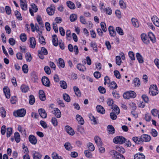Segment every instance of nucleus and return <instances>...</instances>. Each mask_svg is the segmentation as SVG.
Returning <instances> with one entry per match:
<instances>
[{"instance_id":"aec40b11","label":"nucleus","mask_w":159,"mask_h":159,"mask_svg":"<svg viewBox=\"0 0 159 159\" xmlns=\"http://www.w3.org/2000/svg\"><path fill=\"white\" fill-rule=\"evenodd\" d=\"M153 24L159 27V19L156 16H153L152 18Z\"/></svg>"},{"instance_id":"ddd939ff","label":"nucleus","mask_w":159,"mask_h":159,"mask_svg":"<svg viewBox=\"0 0 159 159\" xmlns=\"http://www.w3.org/2000/svg\"><path fill=\"white\" fill-rule=\"evenodd\" d=\"M52 112L54 114L57 118H60L61 117V113L60 110L57 108H53V111H52Z\"/></svg>"},{"instance_id":"f03ea898","label":"nucleus","mask_w":159,"mask_h":159,"mask_svg":"<svg viewBox=\"0 0 159 159\" xmlns=\"http://www.w3.org/2000/svg\"><path fill=\"white\" fill-rule=\"evenodd\" d=\"M123 97L126 99H129L130 98H134L136 96V93L134 91H130L124 93Z\"/></svg>"},{"instance_id":"5fc2aeb1","label":"nucleus","mask_w":159,"mask_h":159,"mask_svg":"<svg viewBox=\"0 0 159 159\" xmlns=\"http://www.w3.org/2000/svg\"><path fill=\"white\" fill-rule=\"evenodd\" d=\"M0 113L2 117H5L6 116V112L5 109L3 107L0 108Z\"/></svg>"},{"instance_id":"c85d7f7f","label":"nucleus","mask_w":159,"mask_h":159,"mask_svg":"<svg viewBox=\"0 0 159 159\" xmlns=\"http://www.w3.org/2000/svg\"><path fill=\"white\" fill-rule=\"evenodd\" d=\"M58 61V66L59 68H64L65 66V64L64 60L62 58H59Z\"/></svg>"},{"instance_id":"338daca9","label":"nucleus","mask_w":159,"mask_h":159,"mask_svg":"<svg viewBox=\"0 0 159 159\" xmlns=\"http://www.w3.org/2000/svg\"><path fill=\"white\" fill-rule=\"evenodd\" d=\"M144 118L146 121H149L151 118V116L149 113H146L145 115Z\"/></svg>"},{"instance_id":"4468645a","label":"nucleus","mask_w":159,"mask_h":159,"mask_svg":"<svg viewBox=\"0 0 159 159\" xmlns=\"http://www.w3.org/2000/svg\"><path fill=\"white\" fill-rule=\"evenodd\" d=\"M34 159H40L42 155L39 152L33 151L32 152Z\"/></svg>"},{"instance_id":"ea45409f","label":"nucleus","mask_w":159,"mask_h":159,"mask_svg":"<svg viewBox=\"0 0 159 159\" xmlns=\"http://www.w3.org/2000/svg\"><path fill=\"white\" fill-rule=\"evenodd\" d=\"M52 157L53 159H62L61 156H59L56 152H53L52 154Z\"/></svg>"},{"instance_id":"f8f14e48","label":"nucleus","mask_w":159,"mask_h":159,"mask_svg":"<svg viewBox=\"0 0 159 159\" xmlns=\"http://www.w3.org/2000/svg\"><path fill=\"white\" fill-rule=\"evenodd\" d=\"M141 38L142 41L145 44H147L149 43V40L145 34H142L141 35Z\"/></svg>"},{"instance_id":"2eb2a0df","label":"nucleus","mask_w":159,"mask_h":159,"mask_svg":"<svg viewBox=\"0 0 159 159\" xmlns=\"http://www.w3.org/2000/svg\"><path fill=\"white\" fill-rule=\"evenodd\" d=\"M39 114L41 117L43 118H45L47 117V114L45 110L40 108L38 110Z\"/></svg>"},{"instance_id":"f704fd0d","label":"nucleus","mask_w":159,"mask_h":159,"mask_svg":"<svg viewBox=\"0 0 159 159\" xmlns=\"http://www.w3.org/2000/svg\"><path fill=\"white\" fill-rule=\"evenodd\" d=\"M74 91L75 94L78 97H80L81 96V93L78 87L75 86L73 87Z\"/></svg>"},{"instance_id":"c756f323","label":"nucleus","mask_w":159,"mask_h":159,"mask_svg":"<svg viewBox=\"0 0 159 159\" xmlns=\"http://www.w3.org/2000/svg\"><path fill=\"white\" fill-rule=\"evenodd\" d=\"M20 89L22 92L24 93L27 92L29 89L28 86L25 84H22L21 86Z\"/></svg>"},{"instance_id":"3c124183","label":"nucleus","mask_w":159,"mask_h":159,"mask_svg":"<svg viewBox=\"0 0 159 159\" xmlns=\"http://www.w3.org/2000/svg\"><path fill=\"white\" fill-rule=\"evenodd\" d=\"M64 99L66 102H69L70 101V98L69 95L66 93H64L63 95Z\"/></svg>"},{"instance_id":"13d9d810","label":"nucleus","mask_w":159,"mask_h":159,"mask_svg":"<svg viewBox=\"0 0 159 159\" xmlns=\"http://www.w3.org/2000/svg\"><path fill=\"white\" fill-rule=\"evenodd\" d=\"M150 134L153 137H156L157 135V132L155 129H151Z\"/></svg>"},{"instance_id":"09e8293b","label":"nucleus","mask_w":159,"mask_h":159,"mask_svg":"<svg viewBox=\"0 0 159 159\" xmlns=\"http://www.w3.org/2000/svg\"><path fill=\"white\" fill-rule=\"evenodd\" d=\"M31 77L32 80L34 82H36L38 80V77L34 72L31 74Z\"/></svg>"},{"instance_id":"f3484780","label":"nucleus","mask_w":159,"mask_h":159,"mask_svg":"<svg viewBox=\"0 0 159 159\" xmlns=\"http://www.w3.org/2000/svg\"><path fill=\"white\" fill-rule=\"evenodd\" d=\"M29 139L30 143L33 144L35 145L37 143L36 138L33 135H30L29 137Z\"/></svg>"},{"instance_id":"e2e57ef3","label":"nucleus","mask_w":159,"mask_h":159,"mask_svg":"<svg viewBox=\"0 0 159 159\" xmlns=\"http://www.w3.org/2000/svg\"><path fill=\"white\" fill-rule=\"evenodd\" d=\"M133 141L139 144L141 142V137L139 138L137 137H133L132 138Z\"/></svg>"},{"instance_id":"2f4dec72","label":"nucleus","mask_w":159,"mask_h":159,"mask_svg":"<svg viewBox=\"0 0 159 159\" xmlns=\"http://www.w3.org/2000/svg\"><path fill=\"white\" fill-rule=\"evenodd\" d=\"M108 133L110 134H113L115 132V129L114 127L111 125H108L107 126Z\"/></svg>"},{"instance_id":"6e6552de","label":"nucleus","mask_w":159,"mask_h":159,"mask_svg":"<svg viewBox=\"0 0 159 159\" xmlns=\"http://www.w3.org/2000/svg\"><path fill=\"white\" fill-rule=\"evenodd\" d=\"M55 8L53 5H52L50 7H48L46 10L48 14L49 15H53L55 12Z\"/></svg>"},{"instance_id":"b1692460","label":"nucleus","mask_w":159,"mask_h":159,"mask_svg":"<svg viewBox=\"0 0 159 159\" xmlns=\"http://www.w3.org/2000/svg\"><path fill=\"white\" fill-rule=\"evenodd\" d=\"M145 156L141 153H138L134 156V159H145Z\"/></svg>"},{"instance_id":"bf43d9fd","label":"nucleus","mask_w":159,"mask_h":159,"mask_svg":"<svg viewBox=\"0 0 159 159\" xmlns=\"http://www.w3.org/2000/svg\"><path fill=\"white\" fill-rule=\"evenodd\" d=\"M20 37L21 40L23 42H25L26 40V35L25 33L21 34L20 35Z\"/></svg>"},{"instance_id":"f257e3e1","label":"nucleus","mask_w":159,"mask_h":159,"mask_svg":"<svg viewBox=\"0 0 159 159\" xmlns=\"http://www.w3.org/2000/svg\"><path fill=\"white\" fill-rule=\"evenodd\" d=\"M110 154L113 159H125L124 156L115 150L110 151Z\"/></svg>"},{"instance_id":"c03bdc74","label":"nucleus","mask_w":159,"mask_h":159,"mask_svg":"<svg viewBox=\"0 0 159 159\" xmlns=\"http://www.w3.org/2000/svg\"><path fill=\"white\" fill-rule=\"evenodd\" d=\"M89 117L90 119L91 120L93 121L94 124H96L97 123L98 119L94 117V116L92 115L91 114L89 115Z\"/></svg>"},{"instance_id":"c9c22d12","label":"nucleus","mask_w":159,"mask_h":159,"mask_svg":"<svg viewBox=\"0 0 159 159\" xmlns=\"http://www.w3.org/2000/svg\"><path fill=\"white\" fill-rule=\"evenodd\" d=\"M18 131L20 132L23 135H26V133L25 130L23 128H22L20 125L18 126Z\"/></svg>"},{"instance_id":"393cba45","label":"nucleus","mask_w":159,"mask_h":159,"mask_svg":"<svg viewBox=\"0 0 159 159\" xmlns=\"http://www.w3.org/2000/svg\"><path fill=\"white\" fill-rule=\"evenodd\" d=\"M94 140L95 143L97 144L98 146H100L102 145V142L101 139L98 136L95 137Z\"/></svg>"},{"instance_id":"680f3d73","label":"nucleus","mask_w":159,"mask_h":159,"mask_svg":"<svg viewBox=\"0 0 159 159\" xmlns=\"http://www.w3.org/2000/svg\"><path fill=\"white\" fill-rule=\"evenodd\" d=\"M37 20L41 26L43 27H44V24L42 21V19L40 16H38L37 17Z\"/></svg>"},{"instance_id":"79ce46f5","label":"nucleus","mask_w":159,"mask_h":159,"mask_svg":"<svg viewBox=\"0 0 159 159\" xmlns=\"http://www.w3.org/2000/svg\"><path fill=\"white\" fill-rule=\"evenodd\" d=\"M134 84L135 86L139 87L140 84L139 80L137 78H135L134 80Z\"/></svg>"},{"instance_id":"a211bd4d","label":"nucleus","mask_w":159,"mask_h":159,"mask_svg":"<svg viewBox=\"0 0 159 159\" xmlns=\"http://www.w3.org/2000/svg\"><path fill=\"white\" fill-rule=\"evenodd\" d=\"M108 31L111 37H114L115 36L116 33L113 26H109L108 28Z\"/></svg>"},{"instance_id":"4d7b16f0","label":"nucleus","mask_w":159,"mask_h":159,"mask_svg":"<svg viewBox=\"0 0 159 159\" xmlns=\"http://www.w3.org/2000/svg\"><path fill=\"white\" fill-rule=\"evenodd\" d=\"M116 64L120 66L121 63V60L120 57V56H116Z\"/></svg>"},{"instance_id":"473e14b6","label":"nucleus","mask_w":159,"mask_h":159,"mask_svg":"<svg viewBox=\"0 0 159 159\" xmlns=\"http://www.w3.org/2000/svg\"><path fill=\"white\" fill-rule=\"evenodd\" d=\"M66 4L68 7L71 9H74L75 8V4L72 2L70 1L67 2Z\"/></svg>"},{"instance_id":"a19ab883","label":"nucleus","mask_w":159,"mask_h":159,"mask_svg":"<svg viewBox=\"0 0 159 159\" xmlns=\"http://www.w3.org/2000/svg\"><path fill=\"white\" fill-rule=\"evenodd\" d=\"M119 3L121 8L124 9L126 8L125 3L122 0H120Z\"/></svg>"},{"instance_id":"58836bf2","label":"nucleus","mask_w":159,"mask_h":159,"mask_svg":"<svg viewBox=\"0 0 159 159\" xmlns=\"http://www.w3.org/2000/svg\"><path fill=\"white\" fill-rule=\"evenodd\" d=\"M15 140L17 143H19L20 141V137L19 134L18 132H16L14 134Z\"/></svg>"},{"instance_id":"39448f33","label":"nucleus","mask_w":159,"mask_h":159,"mask_svg":"<svg viewBox=\"0 0 159 159\" xmlns=\"http://www.w3.org/2000/svg\"><path fill=\"white\" fill-rule=\"evenodd\" d=\"M158 93L157 88L156 85H151L149 88V93L152 96L156 95Z\"/></svg>"},{"instance_id":"4be33fe9","label":"nucleus","mask_w":159,"mask_h":159,"mask_svg":"<svg viewBox=\"0 0 159 159\" xmlns=\"http://www.w3.org/2000/svg\"><path fill=\"white\" fill-rule=\"evenodd\" d=\"M131 21L133 25L136 28H138L139 26V24L138 20L134 18H132L131 19Z\"/></svg>"},{"instance_id":"69168bd1","label":"nucleus","mask_w":159,"mask_h":159,"mask_svg":"<svg viewBox=\"0 0 159 159\" xmlns=\"http://www.w3.org/2000/svg\"><path fill=\"white\" fill-rule=\"evenodd\" d=\"M22 69L23 72L25 73H27L28 71V68L27 65L26 64H24L22 66Z\"/></svg>"},{"instance_id":"412c9836","label":"nucleus","mask_w":159,"mask_h":159,"mask_svg":"<svg viewBox=\"0 0 159 159\" xmlns=\"http://www.w3.org/2000/svg\"><path fill=\"white\" fill-rule=\"evenodd\" d=\"M39 97L42 101H44L46 99V96L44 91L43 90H40L39 91Z\"/></svg>"},{"instance_id":"cd10ccee","label":"nucleus","mask_w":159,"mask_h":159,"mask_svg":"<svg viewBox=\"0 0 159 159\" xmlns=\"http://www.w3.org/2000/svg\"><path fill=\"white\" fill-rule=\"evenodd\" d=\"M76 119L79 123L83 125L84 123V121L83 118L79 115H77L76 116Z\"/></svg>"},{"instance_id":"052dcab7","label":"nucleus","mask_w":159,"mask_h":159,"mask_svg":"<svg viewBox=\"0 0 159 159\" xmlns=\"http://www.w3.org/2000/svg\"><path fill=\"white\" fill-rule=\"evenodd\" d=\"M45 39L43 36L39 35V42L41 44L44 45L45 44Z\"/></svg>"},{"instance_id":"7c9ffc66","label":"nucleus","mask_w":159,"mask_h":159,"mask_svg":"<svg viewBox=\"0 0 159 159\" xmlns=\"http://www.w3.org/2000/svg\"><path fill=\"white\" fill-rule=\"evenodd\" d=\"M97 111L102 114H103L105 113V110L103 107L100 105L97 106L96 107Z\"/></svg>"},{"instance_id":"a878e982","label":"nucleus","mask_w":159,"mask_h":159,"mask_svg":"<svg viewBox=\"0 0 159 159\" xmlns=\"http://www.w3.org/2000/svg\"><path fill=\"white\" fill-rule=\"evenodd\" d=\"M52 40L53 45L57 46L58 45V40L57 37L56 35H52Z\"/></svg>"},{"instance_id":"1a4fd4ad","label":"nucleus","mask_w":159,"mask_h":159,"mask_svg":"<svg viewBox=\"0 0 159 159\" xmlns=\"http://www.w3.org/2000/svg\"><path fill=\"white\" fill-rule=\"evenodd\" d=\"M31 6L32 9L30 8L29 11L31 16H33L34 15V12H36L38 10V8L36 6L34 3L31 4Z\"/></svg>"},{"instance_id":"a18cd8bd","label":"nucleus","mask_w":159,"mask_h":159,"mask_svg":"<svg viewBox=\"0 0 159 159\" xmlns=\"http://www.w3.org/2000/svg\"><path fill=\"white\" fill-rule=\"evenodd\" d=\"M35 102V98L34 96L31 95L29 96V103L30 105H33Z\"/></svg>"},{"instance_id":"dca6fc26","label":"nucleus","mask_w":159,"mask_h":159,"mask_svg":"<svg viewBox=\"0 0 159 159\" xmlns=\"http://www.w3.org/2000/svg\"><path fill=\"white\" fill-rule=\"evenodd\" d=\"M65 129L66 132L70 135H73L74 134L75 132L74 130L70 126H66Z\"/></svg>"},{"instance_id":"0e129e2a","label":"nucleus","mask_w":159,"mask_h":159,"mask_svg":"<svg viewBox=\"0 0 159 159\" xmlns=\"http://www.w3.org/2000/svg\"><path fill=\"white\" fill-rule=\"evenodd\" d=\"M51 122L54 126H57L58 125L57 120L55 117H52V118Z\"/></svg>"},{"instance_id":"9b49d317","label":"nucleus","mask_w":159,"mask_h":159,"mask_svg":"<svg viewBox=\"0 0 159 159\" xmlns=\"http://www.w3.org/2000/svg\"><path fill=\"white\" fill-rule=\"evenodd\" d=\"M20 7L22 10L26 11L27 9V5L26 0H20Z\"/></svg>"},{"instance_id":"864d4df0","label":"nucleus","mask_w":159,"mask_h":159,"mask_svg":"<svg viewBox=\"0 0 159 159\" xmlns=\"http://www.w3.org/2000/svg\"><path fill=\"white\" fill-rule=\"evenodd\" d=\"M7 137H10L12 133V129L11 128H8L7 131Z\"/></svg>"},{"instance_id":"774afa93","label":"nucleus","mask_w":159,"mask_h":159,"mask_svg":"<svg viewBox=\"0 0 159 159\" xmlns=\"http://www.w3.org/2000/svg\"><path fill=\"white\" fill-rule=\"evenodd\" d=\"M110 86V88L114 89H116L117 88V84L114 81H112L111 83Z\"/></svg>"},{"instance_id":"de8ad7c7","label":"nucleus","mask_w":159,"mask_h":159,"mask_svg":"<svg viewBox=\"0 0 159 159\" xmlns=\"http://www.w3.org/2000/svg\"><path fill=\"white\" fill-rule=\"evenodd\" d=\"M151 112L153 116H156L159 114V110L156 109H153L151 110Z\"/></svg>"},{"instance_id":"72a5a7b5","label":"nucleus","mask_w":159,"mask_h":159,"mask_svg":"<svg viewBox=\"0 0 159 159\" xmlns=\"http://www.w3.org/2000/svg\"><path fill=\"white\" fill-rule=\"evenodd\" d=\"M136 57L139 62L142 63L143 62V58L141 55L139 53H136Z\"/></svg>"},{"instance_id":"20e7f679","label":"nucleus","mask_w":159,"mask_h":159,"mask_svg":"<svg viewBox=\"0 0 159 159\" xmlns=\"http://www.w3.org/2000/svg\"><path fill=\"white\" fill-rule=\"evenodd\" d=\"M26 111L24 109H21L14 112V115L16 117L24 116L26 114Z\"/></svg>"},{"instance_id":"6ab92c4d","label":"nucleus","mask_w":159,"mask_h":159,"mask_svg":"<svg viewBox=\"0 0 159 159\" xmlns=\"http://www.w3.org/2000/svg\"><path fill=\"white\" fill-rule=\"evenodd\" d=\"M3 90L6 98H9L10 97V93L9 88L7 87H5L3 88Z\"/></svg>"},{"instance_id":"e433bc0d","label":"nucleus","mask_w":159,"mask_h":159,"mask_svg":"<svg viewBox=\"0 0 159 159\" xmlns=\"http://www.w3.org/2000/svg\"><path fill=\"white\" fill-rule=\"evenodd\" d=\"M64 147L65 149L68 151L71 150L72 148L71 144L69 142L66 143L64 144Z\"/></svg>"},{"instance_id":"5701e85b","label":"nucleus","mask_w":159,"mask_h":159,"mask_svg":"<svg viewBox=\"0 0 159 159\" xmlns=\"http://www.w3.org/2000/svg\"><path fill=\"white\" fill-rule=\"evenodd\" d=\"M30 47L33 48H34L35 47L36 43L35 38L33 37H30Z\"/></svg>"},{"instance_id":"6e6d98bb","label":"nucleus","mask_w":159,"mask_h":159,"mask_svg":"<svg viewBox=\"0 0 159 159\" xmlns=\"http://www.w3.org/2000/svg\"><path fill=\"white\" fill-rule=\"evenodd\" d=\"M61 87L63 89H65L67 88V85L65 81H61L60 82Z\"/></svg>"},{"instance_id":"49530a36","label":"nucleus","mask_w":159,"mask_h":159,"mask_svg":"<svg viewBox=\"0 0 159 159\" xmlns=\"http://www.w3.org/2000/svg\"><path fill=\"white\" fill-rule=\"evenodd\" d=\"M25 57L27 61L30 62L31 61L32 57L31 54L30 53L27 52L26 53L25 55Z\"/></svg>"},{"instance_id":"423d86ee","label":"nucleus","mask_w":159,"mask_h":159,"mask_svg":"<svg viewBox=\"0 0 159 159\" xmlns=\"http://www.w3.org/2000/svg\"><path fill=\"white\" fill-rule=\"evenodd\" d=\"M38 55L39 57L43 59L44 58L43 55H46L48 54V52L47 50L44 47H42L40 51H38Z\"/></svg>"},{"instance_id":"37998d69","label":"nucleus","mask_w":159,"mask_h":159,"mask_svg":"<svg viewBox=\"0 0 159 159\" xmlns=\"http://www.w3.org/2000/svg\"><path fill=\"white\" fill-rule=\"evenodd\" d=\"M77 16L76 14H71L70 16V19L71 22H73L76 20Z\"/></svg>"},{"instance_id":"bb28decb","label":"nucleus","mask_w":159,"mask_h":159,"mask_svg":"<svg viewBox=\"0 0 159 159\" xmlns=\"http://www.w3.org/2000/svg\"><path fill=\"white\" fill-rule=\"evenodd\" d=\"M77 69L80 71L84 72L85 71L86 68L85 66L82 65L81 64H78L76 66Z\"/></svg>"},{"instance_id":"0eeeda50","label":"nucleus","mask_w":159,"mask_h":159,"mask_svg":"<svg viewBox=\"0 0 159 159\" xmlns=\"http://www.w3.org/2000/svg\"><path fill=\"white\" fill-rule=\"evenodd\" d=\"M141 142H148L150 141L151 137L148 134H143L141 136Z\"/></svg>"},{"instance_id":"9d476101","label":"nucleus","mask_w":159,"mask_h":159,"mask_svg":"<svg viewBox=\"0 0 159 159\" xmlns=\"http://www.w3.org/2000/svg\"><path fill=\"white\" fill-rule=\"evenodd\" d=\"M42 81L43 85L49 87L50 86V82L48 79L46 77H43L42 79Z\"/></svg>"},{"instance_id":"7ed1b4c3","label":"nucleus","mask_w":159,"mask_h":159,"mask_svg":"<svg viewBox=\"0 0 159 159\" xmlns=\"http://www.w3.org/2000/svg\"><path fill=\"white\" fill-rule=\"evenodd\" d=\"M113 141L115 143L122 144L125 142V139L123 136H119L114 138Z\"/></svg>"},{"instance_id":"4c0bfd02","label":"nucleus","mask_w":159,"mask_h":159,"mask_svg":"<svg viewBox=\"0 0 159 159\" xmlns=\"http://www.w3.org/2000/svg\"><path fill=\"white\" fill-rule=\"evenodd\" d=\"M116 150L121 153H124L125 151V149L122 146H118L116 147Z\"/></svg>"},{"instance_id":"603ef678","label":"nucleus","mask_w":159,"mask_h":159,"mask_svg":"<svg viewBox=\"0 0 159 159\" xmlns=\"http://www.w3.org/2000/svg\"><path fill=\"white\" fill-rule=\"evenodd\" d=\"M15 14L17 18L19 20H21L22 19L20 13L18 11H15Z\"/></svg>"},{"instance_id":"8fccbe9b","label":"nucleus","mask_w":159,"mask_h":159,"mask_svg":"<svg viewBox=\"0 0 159 159\" xmlns=\"http://www.w3.org/2000/svg\"><path fill=\"white\" fill-rule=\"evenodd\" d=\"M103 11L108 15H111L112 13V10L110 8L107 7L103 9Z\"/></svg>"}]
</instances>
